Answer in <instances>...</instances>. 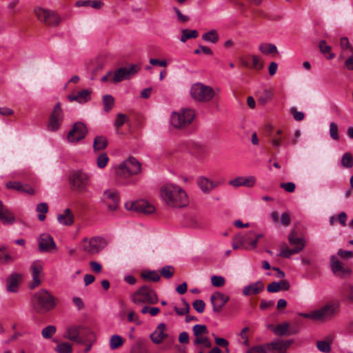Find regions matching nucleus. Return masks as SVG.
Listing matches in <instances>:
<instances>
[{"instance_id":"obj_50","label":"nucleus","mask_w":353,"mask_h":353,"mask_svg":"<svg viewBox=\"0 0 353 353\" xmlns=\"http://www.w3.org/2000/svg\"><path fill=\"white\" fill-rule=\"evenodd\" d=\"M316 347L319 351L323 353H328L331 350L330 342L326 341H317Z\"/></svg>"},{"instance_id":"obj_52","label":"nucleus","mask_w":353,"mask_h":353,"mask_svg":"<svg viewBox=\"0 0 353 353\" xmlns=\"http://www.w3.org/2000/svg\"><path fill=\"white\" fill-rule=\"evenodd\" d=\"M193 332L196 338L201 336L203 334L208 333V329L205 325L197 324L193 327Z\"/></svg>"},{"instance_id":"obj_59","label":"nucleus","mask_w":353,"mask_h":353,"mask_svg":"<svg viewBox=\"0 0 353 353\" xmlns=\"http://www.w3.org/2000/svg\"><path fill=\"white\" fill-rule=\"evenodd\" d=\"M182 302L184 305L183 308H179L176 306L174 307V311L180 316L184 315L189 312L190 305L185 299H182Z\"/></svg>"},{"instance_id":"obj_61","label":"nucleus","mask_w":353,"mask_h":353,"mask_svg":"<svg viewBox=\"0 0 353 353\" xmlns=\"http://www.w3.org/2000/svg\"><path fill=\"white\" fill-rule=\"evenodd\" d=\"M6 248L4 246L0 248V263H5L8 261H13L12 258L8 254H4Z\"/></svg>"},{"instance_id":"obj_41","label":"nucleus","mask_w":353,"mask_h":353,"mask_svg":"<svg viewBox=\"0 0 353 353\" xmlns=\"http://www.w3.org/2000/svg\"><path fill=\"white\" fill-rule=\"evenodd\" d=\"M103 104L104 106V111L105 112H110L114 105V99L112 95L105 94L103 97Z\"/></svg>"},{"instance_id":"obj_21","label":"nucleus","mask_w":353,"mask_h":353,"mask_svg":"<svg viewBox=\"0 0 353 353\" xmlns=\"http://www.w3.org/2000/svg\"><path fill=\"white\" fill-rule=\"evenodd\" d=\"M292 341L290 340H275L270 343H265L267 350L272 353H284L291 345Z\"/></svg>"},{"instance_id":"obj_57","label":"nucleus","mask_w":353,"mask_h":353,"mask_svg":"<svg viewBox=\"0 0 353 353\" xmlns=\"http://www.w3.org/2000/svg\"><path fill=\"white\" fill-rule=\"evenodd\" d=\"M290 113L292 115L294 120L297 121H301L303 120L305 117V114L302 112H299L297 110L296 108L292 107L290 108Z\"/></svg>"},{"instance_id":"obj_54","label":"nucleus","mask_w":353,"mask_h":353,"mask_svg":"<svg viewBox=\"0 0 353 353\" xmlns=\"http://www.w3.org/2000/svg\"><path fill=\"white\" fill-rule=\"evenodd\" d=\"M211 283L214 287H222L224 285L225 280L221 276L213 275L211 276Z\"/></svg>"},{"instance_id":"obj_36","label":"nucleus","mask_w":353,"mask_h":353,"mask_svg":"<svg viewBox=\"0 0 353 353\" xmlns=\"http://www.w3.org/2000/svg\"><path fill=\"white\" fill-rule=\"evenodd\" d=\"M142 278L145 281L158 282L161 279L159 274L154 270H144L141 273Z\"/></svg>"},{"instance_id":"obj_14","label":"nucleus","mask_w":353,"mask_h":353,"mask_svg":"<svg viewBox=\"0 0 353 353\" xmlns=\"http://www.w3.org/2000/svg\"><path fill=\"white\" fill-rule=\"evenodd\" d=\"M63 118V113L61 109V105L60 102H58L54 105L53 111L50 115L47 127L48 130L52 132L57 131L62 123Z\"/></svg>"},{"instance_id":"obj_4","label":"nucleus","mask_w":353,"mask_h":353,"mask_svg":"<svg viewBox=\"0 0 353 353\" xmlns=\"http://www.w3.org/2000/svg\"><path fill=\"white\" fill-rule=\"evenodd\" d=\"M288 239L290 244L294 247L293 248H289L285 245H283L281 248L280 253L277 255L278 256L290 258L292 255L301 252L305 246L304 239L298 235V232L296 230H292L288 234Z\"/></svg>"},{"instance_id":"obj_1","label":"nucleus","mask_w":353,"mask_h":353,"mask_svg":"<svg viewBox=\"0 0 353 353\" xmlns=\"http://www.w3.org/2000/svg\"><path fill=\"white\" fill-rule=\"evenodd\" d=\"M160 195L163 201L171 208H181L188 203V196L185 191L179 185L167 184L160 190Z\"/></svg>"},{"instance_id":"obj_58","label":"nucleus","mask_w":353,"mask_h":353,"mask_svg":"<svg viewBox=\"0 0 353 353\" xmlns=\"http://www.w3.org/2000/svg\"><path fill=\"white\" fill-rule=\"evenodd\" d=\"M192 305H193L194 309L197 312L203 313L204 310H205V302L203 300L197 299V300L194 301Z\"/></svg>"},{"instance_id":"obj_18","label":"nucleus","mask_w":353,"mask_h":353,"mask_svg":"<svg viewBox=\"0 0 353 353\" xmlns=\"http://www.w3.org/2000/svg\"><path fill=\"white\" fill-rule=\"evenodd\" d=\"M254 233L252 231L246 232L244 234H239L235 236L243 248L246 250H253L256 248V239H254Z\"/></svg>"},{"instance_id":"obj_51","label":"nucleus","mask_w":353,"mask_h":353,"mask_svg":"<svg viewBox=\"0 0 353 353\" xmlns=\"http://www.w3.org/2000/svg\"><path fill=\"white\" fill-rule=\"evenodd\" d=\"M174 269L171 265H166L162 268L161 270V274L162 276H163L165 279H169L172 277L174 275Z\"/></svg>"},{"instance_id":"obj_33","label":"nucleus","mask_w":353,"mask_h":353,"mask_svg":"<svg viewBox=\"0 0 353 353\" xmlns=\"http://www.w3.org/2000/svg\"><path fill=\"white\" fill-rule=\"evenodd\" d=\"M290 288V285L287 280H281L280 282H272L270 283L267 287V290L269 292L274 293L280 290H288Z\"/></svg>"},{"instance_id":"obj_15","label":"nucleus","mask_w":353,"mask_h":353,"mask_svg":"<svg viewBox=\"0 0 353 353\" xmlns=\"http://www.w3.org/2000/svg\"><path fill=\"white\" fill-rule=\"evenodd\" d=\"M125 207L128 210L144 214H151L154 211V206L145 200L128 202L125 204Z\"/></svg>"},{"instance_id":"obj_29","label":"nucleus","mask_w":353,"mask_h":353,"mask_svg":"<svg viewBox=\"0 0 353 353\" xmlns=\"http://www.w3.org/2000/svg\"><path fill=\"white\" fill-rule=\"evenodd\" d=\"M264 290V284L262 281H258L255 283L246 285L243 289V294L250 296L258 294Z\"/></svg>"},{"instance_id":"obj_6","label":"nucleus","mask_w":353,"mask_h":353,"mask_svg":"<svg viewBox=\"0 0 353 353\" xmlns=\"http://www.w3.org/2000/svg\"><path fill=\"white\" fill-rule=\"evenodd\" d=\"M216 93L212 87L202 83H194L190 89L191 97L198 102L206 103L210 101Z\"/></svg>"},{"instance_id":"obj_30","label":"nucleus","mask_w":353,"mask_h":353,"mask_svg":"<svg viewBox=\"0 0 353 353\" xmlns=\"http://www.w3.org/2000/svg\"><path fill=\"white\" fill-rule=\"evenodd\" d=\"M81 329H83V327L80 326L68 327L64 334V337L68 339L70 341H73L82 344L83 343V341L79 336L80 330Z\"/></svg>"},{"instance_id":"obj_40","label":"nucleus","mask_w":353,"mask_h":353,"mask_svg":"<svg viewBox=\"0 0 353 353\" xmlns=\"http://www.w3.org/2000/svg\"><path fill=\"white\" fill-rule=\"evenodd\" d=\"M123 343V339L117 334L112 335L110 339V347L112 350H114L121 347Z\"/></svg>"},{"instance_id":"obj_26","label":"nucleus","mask_w":353,"mask_h":353,"mask_svg":"<svg viewBox=\"0 0 353 353\" xmlns=\"http://www.w3.org/2000/svg\"><path fill=\"white\" fill-rule=\"evenodd\" d=\"M331 267L333 272L340 276H344L350 273V270L348 268H344L342 263L335 256H332L331 257Z\"/></svg>"},{"instance_id":"obj_32","label":"nucleus","mask_w":353,"mask_h":353,"mask_svg":"<svg viewBox=\"0 0 353 353\" xmlns=\"http://www.w3.org/2000/svg\"><path fill=\"white\" fill-rule=\"evenodd\" d=\"M91 92L88 90H83L76 94H70L68 97L70 101H76L80 103H85L90 100Z\"/></svg>"},{"instance_id":"obj_64","label":"nucleus","mask_w":353,"mask_h":353,"mask_svg":"<svg viewBox=\"0 0 353 353\" xmlns=\"http://www.w3.org/2000/svg\"><path fill=\"white\" fill-rule=\"evenodd\" d=\"M280 186L288 192H293L295 190V184L292 182L281 183Z\"/></svg>"},{"instance_id":"obj_16","label":"nucleus","mask_w":353,"mask_h":353,"mask_svg":"<svg viewBox=\"0 0 353 353\" xmlns=\"http://www.w3.org/2000/svg\"><path fill=\"white\" fill-rule=\"evenodd\" d=\"M88 130L85 124L77 122L74 124L72 129L68 134V140L72 143H76L83 139L87 134Z\"/></svg>"},{"instance_id":"obj_39","label":"nucleus","mask_w":353,"mask_h":353,"mask_svg":"<svg viewBox=\"0 0 353 353\" xmlns=\"http://www.w3.org/2000/svg\"><path fill=\"white\" fill-rule=\"evenodd\" d=\"M36 211L39 213L38 219L43 221L46 219V214L48 212V205L46 203H40L37 205Z\"/></svg>"},{"instance_id":"obj_56","label":"nucleus","mask_w":353,"mask_h":353,"mask_svg":"<svg viewBox=\"0 0 353 353\" xmlns=\"http://www.w3.org/2000/svg\"><path fill=\"white\" fill-rule=\"evenodd\" d=\"M343 294L350 301L353 302V285L346 284L344 286Z\"/></svg>"},{"instance_id":"obj_31","label":"nucleus","mask_w":353,"mask_h":353,"mask_svg":"<svg viewBox=\"0 0 353 353\" xmlns=\"http://www.w3.org/2000/svg\"><path fill=\"white\" fill-rule=\"evenodd\" d=\"M165 325L163 323L158 325L155 331L150 334V339L155 344L161 343L166 337L167 334L164 332Z\"/></svg>"},{"instance_id":"obj_37","label":"nucleus","mask_w":353,"mask_h":353,"mask_svg":"<svg viewBox=\"0 0 353 353\" xmlns=\"http://www.w3.org/2000/svg\"><path fill=\"white\" fill-rule=\"evenodd\" d=\"M259 50L264 54H277V48L274 44L262 43L259 46Z\"/></svg>"},{"instance_id":"obj_42","label":"nucleus","mask_w":353,"mask_h":353,"mask_svg":"<svg viewBox=\"0 0 353 353\" xmlns=\"http://www.w3.org/2000/svg\"><path fill=\"white\" fill-rule=\"evenodd\" d=\"M202 39L205 41L215 43L219 40V36L216 30H212L202 35Z\"/></svg>"},{"instance_id":"obj_60","label":"nucleus","mask_w":353,"mask_h":353,"mask_svg":"<svg viewBox=\"0 0 353 353\" xmlns=\"http://www.w3.org/2000/svg\"><path fill=\"white\" fill-rule=\"evenodd\" d=\"M330 134L332 139L339 140L338 126L335 123L330 124Z\"/></svg>"},{"instance_id":"obj_7","label":"nucleus","mask_w":353,"mask_h":353,"mask_svg":"<svg viewBox=\"0 0 353 353\" xmlns=\"http://www.w3.org/2000/svg\"><path fill=\"white\" fill-rule=\"evenodd\" d=\"M195 117L194 111L192 109H182L171 115L170 123L175 128H183L189 125Z\"/></svg>"},{"instance_id":"obj_27","label":"nucleus","mask_w":353,"mask_h":353,"mask_svg":"<svg viewBox=\"0 0 353 353\" xmlns=\"http://www.w3.org/2000/svg\"><path fill=\"white\" fill-rule=\"evenodd\" d=\"M6 186L7 188L13 189L20 192L27 193L30 195L34 194V190L29 185H23L18 181H8L6 183Z\"/></svg>"},{"instance_id":"obj_8","label":"nucleus","mask_w":353,"mask_h":353,"mask_svg":"<svg viewBox=\"0 0 353 353\" xmlns=\"http://www.w3.org/2000/svg\"><path fill=\"white\" fill-rule=\"evenodd\" d=\"M132 300L135 304H155L158 301L156 292L148 285H143L137 290L132 295Z\"/></svg>"},{"instance_id":"obj_17","label":"nucleus","mask_w":353,"mask_h":353,"mask_svg":"<svg viewBox=\"0 0 353 353\" xmlns=\"http://www.w3.org/2000/svg\"><path fill=\"white\" fill-rule=\"evenodd\" d=\"M43 262L39 260L34 261L31 264L30 269L32 276V282L30 285L31 289H33L40 285V277L43 274Z\"/></svg>"},{"instance_id":"obj_55","label":"nucleus","mask_w":353,"mask_h":353,"mask_svg":"<svg viewBox=\"0 0 353 353\" xmlns=\"http://www.w3.org/2000/svg\"><path fill=\"white\" fill-rule=\"evenodd\" d=\"M246 353H268L265 343L260 345H255L250 348Z\"/></svg>"},{"instance_id":"obj_25","label":"nucleus","mask_w":353,"mask_h":353,"mask_svg":"<svg viewBox=\"0 0 353 353\" xmlns=\"http://www.w3.org/2000/svg\"><path fill=\"white\" fill-rule=\"evenodd\" d=\"M0 221L4 225H12L15 221V216L3 202L0 201Z\"/></svg>"},{"instance_id":"obj_47","label":"nucleus","mask_w":353,"mask_h":353,"mask_svg":"<svg viewBox=\"0 0 353 353\" xmlns=\"http://www.w3.org/2000/svg\"><path fill=\"white\" fill-rule=\"evenodd\" d=\"M109 161V157L105 153L100 154L97 159V167L100 169L104 168Z\"/></svg>"},{"instance_id":"obj_10","label":"nucleus","mask_w":353,"mask_h":353,"mask_svg":"<svg viewBox=\"0 0 353 353\" xmlns=\"http://www.w3.org/2000/svg\"><path fill=\"white\" fill-rule=\"evenodd\" d=\"M34 13L40 21L48 26H57L61 21V17L52 10L37 7Z\"/></svg>"},{"instance_id":"obj_9","label":"nucleus","mask_w":353,"mask_h":353,"mask_svg":"<svg viewBox=\"0 0 353 353\" xmlns=\"http://www.w3.org/2000/svg\"><path fill=\"white\" fill-rule=\"evenodd\" d=\"M339 305L335 303H329L315 310L316 321L326 322L332 319L337 314Z\"/></svg>"},{"instance_id":"obj_44","label":"nucleus","mask_w":353,"mask_h":353,"mask_svg":"<svg viewBox=\"0 0 353 353\" xmlns=\"http://www.w3.org/2000/svg\"><path fill=\"white\" fill-rule=\"evenodd\" d=\"M58 353H72V345L68 342H63L57 345L55 348Z\"/></svg>"},{"instance_id":"obj_48","label":"nucleus","mask_w":353,"mask_h":353,"mask_svg":"<svg viewBox=\"0 0 353 353\" xmlns=\"http://www.w3.org/2000/svg\"><path fill=\"white\" fill-rule=\"evenodd\" d=\"M341 50L345 53H352L353 51L349 40L347 37H342L340 40Z\"/></svg>"},{"instance_id":"obj_45","label":"nucleus","mask_w":353,"mask_h":353,"mask_svg":"<svg viewBox=\"0 0 353 353\" xmlns=\"http://www.w3.org/2000/svg\"><path fill=\"white\" fill-rule=\"evenodd\" d=\"M250 57L252 61V65H250V68L256 70H261L263 67V62L260 57L256 55H250Z\"/></svg>"},{"instance_id":"obj_5","label":"nucleus","mask_w":353,"mask_h":353,"mask_svg":"<svg viewBox=\"0 0 353 353\" xmlns=\"http://www.w3.org/2000/svg\"><path fill=\"white\" fill-rule=\"evenodd\" d=\"M90 181L88 174L82 170L74 171L69 176L71 190L81 194L88 192Z\"/></svg>"},{"instance_id":"obj_19","label":"nucleus","mask_w":353,"mask_h":353,"mask_svg":"<svg viewBox=\"0 0 353 353\" xmlns=\"http://www.w3.org/2000/svg\"><path fill=\"white\" fill-rule=\"evenodd\" d=\"M38 243L39 251L41 252H50L52 250L56 249L53 238L48 234H41L38 239Z\"/></svg>"},{"instance_id":"obj_3","label":"nucleus","mask_w":353,"mask_h":353,"mask_svg":"<svg viewBox=\"0 0 353 353\" xmlns=\"http://www.w3.org/2000/svg\"><path fill=\"white\" fill-rule=\"evenodd\" d=\"M141 171L139 161L130 157L115 168V174L119 179H127L131 176L138 174Z\"/></svg>"},{"instance_id":"obj_11","label":"nucleus","mask_w":353,"mask_h":353,"mask_svg":"<svg viewBox=\"0 0 353 353\" xmlns=\"http://www.w3.org/2000/svg\"><path fill=\"white\" fill-rule=\"evenodd\" d=\"M83 248L90 254H96L101 252L107 245L105 239L99 236H94L90 239L83 240Z\"/></svg>"},{"instance_id":"obj_49","label":"nucleus","mask_w":353,"mask_h":353,"mask_svg":"<svg viewBox=\"0 0 353 353\" xmlns=\"http://www.w3.org/2000/svg\"><path fill=\"white\" fill-rule=\"evenodd\" d=\"M195 345L202 344L206 348H210L212 346V343L207 336H199L196 337L194 341Z\"/></svg>"},{"instance_id":"obj_13","label":"nucleus","mask_w":353,"mask_h":353,"mask_svg":"<svg viewBox=\"0 0 353 353\" xmlns=\"http://www.w3.org/2000/svg\"><path fill=\"white\" fill-rule=\"evenodd\" d=\"M139 70L140 68L134 64H132L129 67L120 68L115 71L111 81L113 83H119L125 79H129L137 73Z\"/></svg>"},{"instance_id":"obj_38","label":"nucleus","mask_w":353,"mask_h":353,"mask_svg":"<svg viewBox=\"0 0 353 353\" xmlns=\"http://www.w3.org/2000/svg\"><path fill=\"white\" fill-rule=\"evenodd\" d=\"M181 41L185 43L188 39H194L199 36V32L196 30L184 29L181 32Z\"/></svg>"},{"instance_id":"obj_22","label":"nucleus","mask_w":353,"mask_h":353,"mask_svg":"<svg viewBox=\"0 0 353 353\" xmlns=\"http://www.w3.org/2000/svg\"><path fill=\"white\" fill-rule=\"evenodd\" d=\"M270 143L274 148L279 149L281 146L287 147L290 142L287 141V134L282 130H277L271 135Z\"/></svg>"},{"instance_id":"obj_24","label":"nucleus","mask_w":353,"mask_h":353,"mask_svg":"<svg viewBox=\"0 0 353 353\" xmlns=\"http://www.w3.org/2000/svg\"><path fill=\"white\" fill-rule=\"evenodd\" d=\"M22 281V275L18 273H12L6 279V290L9 292H17L19 285Z\"/></svg>"},{"instance_id":"obj_23","label":"nucleus","mask_w":353,"mask_h":353,"mask_svg":"<svg viewBox=\"0 0 353 353\" xmlns=\"http://www.w3.org/2000/svg\"><path fill=\"white\" fill-rule=\"evenodd\" d=\"M256 181V179L254 176H237L232 180L229 181V185L234 187L239 188L240 186H245L248 188L253 187Z\"/></svg>"},{"instance_id":"obj_46","label":"nucleus","mask_w":353,"mask_h":353,"mask_svg":"<svg viewBox=\"0 0 353 353\" xmlns=\"http://www.w3.org/2000/svg\"><path fill=\"white\" fill-rule=\"evenodd\" d=\"M56 327L54 325H48L44 327L41 331L42 336L44 339H50L56 332Z\"/></svg>"},{"instance_id":"obj_12","label":"nucleus","mask_w":353,"mask_h":353,"mask_svg":"<svg viewBox=\"0 0 353 353\" xmlns=\"http://www.w3.org/2000/svg\"><path fill=\"white\" fill-rule=\"evenodd\" d=\"M101 199L110 211H114L119 206L120 198L117 190L108 189L103 192Z\"/></svg>"},{"instance_id":"obj_34","label":"nucleus","mask_w":353,"mask_h":353,"mask_svg":"<svg viewBox=\"0 0 353 353\" xmlns=\"http://www.w3.org/2000/svg\"><path fill=\"white\" fill-rule=\"evenodd\" d=\"M57 219L61 224L65 225H70L73 223V215L70 209L67 208L64 210L63 214H59Z\"/></svg>"},{"instance_id":"obj_35","label":"nucleus","mask_w":353,"mask_h":353,"mask_svg":"<svg viewBox=\"0 0 353 353\" xmlns=\"http://www.w3.org/2000/svg\"><path fill=\"white\" fill-rule=\"evenodd\" d=\"M108 146V140L103 136H97L93 141V149L94 151L104 150Z\"/></svg>"},{"instance_id":"obj_43","label":"nucleus","mask_w":353,"mask_h":353,"mask_svg":"<svg viewBox=\"0 0 353 353\" xmlns=\"http://www.w3.org/2000/svg\"><path fill=\"white\" fill-rule=\"evenodd\" d=\"M341 164L346 168H350L353 166V156L351 153L346 152L342 156Z\"/></svg>"},{"instance_id":"obj_62","label":"nucleus","mask_w":353,"mask_h":353,"mask_svg":"<svg viewBox=\"0 0 353 353\" xmlns=\"http://www.w3.org/2000/svg\"><path fill=\"white\" fill-rule=\"evenodd\" d=\"M288 328V324H279L274 329V332L277 335H283L287 332Z\"/></svg>"},{"instance_id":"obj_53","label":"nucleus","mask_w":353,"mask_h":353,"mask_svg":"<svg viewBox=\"0 0 353 353\" xmlns=\"http://www.w3.org/2000/svg\"><path fill=\"white\" fill-rule=\"evenodd\" d=\"M128 120V117L122 113L117 114L116 120L114 123V125L116 128L119 129L121 128L127 121Z\"/></svg>"},{"instance_id":"obj_28","label":"nucleus","mask_w":353,"mask_h":353,"mask_svg":"<svg viewBox=\"0 0 353 353\" xmlns=\"http://www.w3.org/2000/svg\"><path fill=\"white\" fill-rule=\"evenodd\" d=\"M196 184L204 193H210L217 184L205 176H199L196 179Z\"/></svg>"},{"instance_id":"obj_20","label":"nucleus","mask_w":353,"mask_h":353,"mask_svg":"<svg viewBox=\"0 0 353 353\" xmlns=\"http://www.w3.org/2000/svg\"><path fill=\"white\" fill-rule=\"evenodd\" d=\"M230 300V297L222 292H214L210 296V301L213 307V311L219 313L222 310L224 305Z\"/></svg>"},{"instance_id":"obj_63","label":"nucleus","mask_w":353,"mask_h":353,"mask_svg":"<svg viewBox=\"0 0 353 353\" xmlns=\"http://www.w3.org/2000/svg\"><path fill=\"white\" fill-rule=\"evenodd\" d=\"M319 48L321 52L324 54L330 53L331 51V46L327 45L325 41L324 40L320 41Z\"/></svg>"},{"instance_id":"obj_2","label":"nucleus","mask_w":353,"mask_h":353,"mask_svg":"<svg viewBox=\"0 0 353 353\" xmlns=\"http://www.w3.org/2000/svg\"><path fill=\"white\" fill-rule=\"evenodd\" d=\"M31 304L35 312L45 314L55 307L56 299L48 290L41 289L34 294Z\"/></svg>"}]
</instances>
